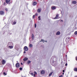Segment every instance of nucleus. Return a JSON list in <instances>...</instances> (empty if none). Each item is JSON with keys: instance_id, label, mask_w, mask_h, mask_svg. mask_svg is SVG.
<instances>
[{"instance_id": "1", "label": "nucleus", "mask_w": 77, "mask_h": 77, "mask_svg": "<svg viewBox=\"0 0 77 77\" xmlns=\"http://www.w3.org/2000/svg\"><path fill=\"white\" fill-rule=\"evenodd\" d=\"M23 50H24V51H28L29 50V49L27 47L25 46L24 47Z\"/></svg>"}, {"instance_id": "2", "label": "nucleus", "mask_w": 77, "mask_h": 77, "mask_svg": "<svg viewBox=\"0 0 77 77\" xmlns=\"http://www.w3.org/2000/svg\"><path fill=\"white\" fill-rule=\"evenodd\" d=\"M6 63V60H3L2 61V65H5Z\"/></svg>"}, {"instance_id": "3", "label": "nucleus", "mask_w": 77, "mask_h": 77, "mask_svg": "<svg viewBox=\"0 0 77 77\" xmlns=\"http://www.w3.org/2000/svg\"><path fill=\"white\" fill-rule=\"evenodd\" d=\"M5 14V12L3 11H0V15H3Z\"/></svg>"}, {"instance_id": "4", "label": "nucleus", "mask_w": 77, "mask_h": 77, "mask_svg": "<svg viewBox=\"0 0 77 77\" xmlns=\"http://www.w3.org/2000/svg\"><path fill=\"white\" fill-rule=\"evenodd\" d=\"M15 66L16 68H19L20 67V64L18 63H17Z\"/></svg>"}, {"instance_id": "5", "label": "nucleus", "mask_w": 77, "mask_h": 77, "mask_svg": "<svg viewBox=\"0 0 77 77\" xmlns=\"http://www.w3.org/2000/svg\"><path fill=\"white\" fill-rule=\"evenodd\" d=\"M60 32L59 31H58L56 33V35H60Z\"/></svg>"}, {"instance_id": "6", "label": "nucleus", "mask_w": 77, "mask_h": 77, "mask_svg": "<svg viewBox=\"0 0 77 77\" xmlns=\"http://www.w3.org/2000/svg\"><path fill=\"white\" fill-rule=\"evenodd\" d=\"M45 71H44V70H42L41 71V74H45Z\"/></svg>"}, {"instance_id": "7", "label": "nucleus", "mask_w": 77, "mask_h": 77, "mask_svg": "<svg viewBox=\"0 0 77 77\" xmlns=\"http://www.w3.org/2000/svg\"><path fill=\"white\" fill-rule=\"evenodd\" d=\"M37 4V3H36V2H34L32 4V5L33 6H35V5H36Z\"/></svg>"}, {"instance_id": "8", "label": "nucleus", "mask_w": 77, "mask_h": 77, "mask_svg": "<svg viewBox=\"0 0 77 77\" xmlns=\"http://www.w3.org/2000/svg\"><path fill=\"white\" fill-rule=\"evenodd\" d=\"M53 73V72H50L49 75V77H50L51 75H52V74Z\"/></svg>"}, {"instance_id": "9", "label": "nucleus", "mask_w": 77, "mask_h": 77, "mask_svg": "<svg viewBox=\"0 0 77 77\" xmlns=\"http://www.w3.org/2000/svg\"><path fill=\"white\" fill-rule=\"evenodd\" d=\"M55 9H56V7L53 6L51 7V9H52V10H54Z\"/></svg>"}, {"instance_id": "10", "label": "nucleus", "mask_w": 77, "mask_h": 77, "mask_svg": "<svg viewBox=\"0 0 77 77\" xmlns=\"http://www.w3.org/2000/svg\"><path fill=\"white\" fill-rule=\"evenodd\" d=\"M74 71H75L76 72H77V68L75 67L73 69Z\"/></svg>"}, {"instance_id": "11", "label": "nucleus", "mask_w": 77, "mask_h": 77, "mask_svg": "<svg viewBox=\"0 0 77 77\" xmlns=\"http://www.w3.org/2000/svg\"><path fill=\"white\" fill-rule=\"evenodd\" d=\"M72 3L73 4H76L77 2L76 1H73L72 2Z\"/></svg>"}, {"instance_id": "12", "label": "nucleus", "mask_w": 77, "mask_h": 77, "mask_svg": "<svg viewBox=\"0 0 77 77\" xmlns=\"http://www.w3.org/2000/svg\"><path fill=\"white\" fill-rule=\"evenodd\" d=\"M28 60V58L27 57H25L23 59L24 61H26Z\"/></svg>"}, {"instance_id": "13", "label": "nucleus", "mask_w": 77, "mask_h": 77, "mask_svg": "<svg viewBox=\"0 0 77 77\" xmlns=\"http://www.w3.org/2000/svg\"><path fill=\"white\" fill-rule=\"evenodd\" d=\"M10 2V0H6L5 2L6 3H9V2Z\"/></svg>"}, {"instance_id": "14", "label": "nucleus", "mask_w": 77, "mask_h": 77, "mask_svg": "<svg viewBox=\"0 0 77 77\" xmlns=\"http://www.w3.org/2000/svg\"><path fill=\"white\" fill-rule=\"evenodd\" d=\"M59 16V15L58 14H57L56 15V16L54 18V19H57V18Z\"/></svg>"}, {"instance_id": "15", "label": "nucleus", "mask_w": 77, "mask_h": 77, "mask_svg": "<svg viewBox=\"0 0 77 77\" xmlns=\"http://www.w3.org/2000/svg\"><path fill=\"white\" fill-rule=\"evenodd\" d=\"M32 40L34 39V35H33V34H32Z\"/></svg>"}, {"instance_id": "16", "label": "nucleus", "mask_w": 77, "mask_h": 77, "mask_svg": "<svg viewBox=\"0 0 77 77\" xmlns=\"http://www.w3.org/2000/svg\"><path fill=\"white\" fill-rule=\"evenodd\" d=\"M9 48H10L11 49H12V48H13V47H14L12 46H9Z\"/></svg>"}, {"instance_id": "17", "label": "nucleus", "mask_w": 77, "mask_h": 77, "mask_svg": "<svg viewBox=\"0 0 77 77\" xmlns=\"http://www.w3.org/2000/svg\"><path fill=\"white\" fill-rule=\"evenodd\" d=\"M40 42H45V40H43V39H41V41H40Z\"/></svg>"}, {"instance_id": "18", "label": "nucleus", "mask_w": 77, "mask_h": 77, "mask_svg": "<svg viewBox=\"0 0 77 77\" xmlns=\"http://www.w3.org/2000/svg\"><path fill=\"white\" fill-rule=\"evenodd\" d=\"M30 62H31V61L30 60H29L27 61V64H29V63H30Z\"/></svg>"}, {"instance_id": "19", "label": "nucleus", "mask_w": 77, "mask_h": 77, "mask_svg": "<svg viewBox=\"0 0 77 77\" xmlns=\"http://www.w3.org/2000/svg\"><path fill=\"white\" fill-rule=\"evenodd\" d=\"M29 47L30 48H31V47H33V45H32L30 44L29 45Z\"/></svg>"}, {"instance_id": "20", "label": "nucleus", "mask_w": 77, "mask_h": 77, "mask_svg": "<svg viewBox=\"0 0 77 77\" xmlns=\"http://www.w3.org/2000/svg\"><path fill=\"white\" fill-rule=\"evenodd\" d=\"M19 69L20 71H22V70H23V68H22V67H20L19 68Z\"/></svg>"}, {"instance_id": "21", "label": "nucleus", "mask_w": 77, "mask_h": 77, "mask_svg": "<svg viewBox=\"0 0 77 77\" xmlns=\"http://www.w3.org/2000/svg\"><path fill=\"white\" fill-rule=\"evenodd\" d=\"M38 12H41V9H38Z\"/></svg>"}, {"instance_id": "22", "label": "nucleus", "mask_w": 77, "mask_h": 77, "mask_svg": "<svg viewBox=\"0 0 77 77\" xmlns=\"http://www.w3.org/2000/svg\"><path fill=\"white\" fill-rule=\"evenodd\" d=\"M75 35H77V31H75Z\"/></svg>"}, {"instance_id": "23", "label": "nucleus", "mask_w": 77, "mask_h": 77, "mask_svg": "<svg viewBox=\"0 0 77 77\" xmlns=\"http://www.w3.org/2000/svg\"><path fill=\"white\" fill-rule=\"evenodd\" d=\"M3 74L4 75H7V74L5 72H4Z\"/></svg>"}, {"instance_id": "24", "label": "nucleus", "mask_w": 77, "mask_h": 77, "mask_svg": "<svg viewBox=\"0 0 77 77\" xmlns=\"http://www.w3.org/2000/svg\"><path fill=\"white\" fill-rule=\"evenodd\" d=\"M35 74H37V72H34V75H35Z\"/></svg>"}, {"instance_id": "25", "label": "nucleus", "mask_w": 77, "mask_h": 77, "mask_svg": "<svg viewBox=\"0 0 77 77\" xmlns=\"http://www.w3.org/2000/svg\"><path fill=\"white\" fill-rule=\"evenodd\" d=\"M31 75L32 76H34V74H33V73H31Z\"/></svg>"}, {"instance_id": "26", "label": "nucleus", "mask_w": 77, "mask_h": 77, "mask_svg": "<svg viewBox=\"0 0 77 77\" xmlns=\"http://www.w3.org/2000/svg\"><path fill=\"white\" fill-rule=\"evenodd\" d=\"M17 22H13V24H16Z\"/></svg>"}, {"instance_id": "27", "label": "nucleus", "mask_w": 77, "mask_h": 77, "mask_svg": "<svg viewBox=\"0 0 77 77\" xmlns=\"http://www.w3.org/2000/svg\"><path fill=\"white\" fill-rule=\"evenodd\" d=\"M68 39H69V37H67V38H66V40H68Z\"/></svg>"}, {"instance_id": "28", "label": "nucleus", "mask_w": 77, "mask_h": 77, "mask_svg": "<svg viewBox=\"0 0 77 77\" xmlns=\"http://www.w3.org/2000/svg\"><path fill=\"white\" fill-rule=\"evenodd\" d=\"M32 18H35V15H34L32 16Z\"/></svg>"}, {"instance_id": "29", "label": "nucleus", "mask_w": 77, "mask_h": 77, "mask_svg": "<svg viewBox=\"0 0 77 77\" xmlns=\"http://www.w3.org/2000/svg\"><path fill=\"white\" fill-rule=\"evenodd\" d=\"M36 24L35 23V28H36Z\"/></svg>"}, {"instance_id": "30", "label": "nucleus", "mask_w": 77, "mask_h": 77, "mask_svg": "<svg viewBox=\"0 0 77 77\" xmlns=\"http://www.w3.org/2000/svg\"><path fill=\"white\" fill-rule=\"evenodd\" d=\"M6 5V2H4L3 5Z\"/></svg>"}, {"instance_id": "31", "label": "nucleus", "mask_w": 77, "mask_h": 77, "mask_svg": "<svg viewBox=\"0 0 77 77\" xmlns=\"http://www.w3.org/2000/svg\"><path fill=\"white\" fill-rule=\"evenodd\" d=\"M5 11L7 12L8 11V9L7 8H6L5 9Z\"/></svg>"}, {"instance_id": "32", "label": "nucleus", "mask_w": 77, "mask_h": 77, "mask_svg": "<svg viewBox=\"0 0 77 77\" xmlns=\"http://www.w3.org/2000/svg\"><path fill=\"white\" fill-rule=\"evenodd\" d=\"M40 16H39L38 17V18H39V20H41V19L40 18H40Z\"/></svg>"}, {"instance_id": "33", "label": "nucleus", "mask_w": 77, "mask_h": 77, "mask_svg": "<svg viewBox=\"0 0 77 77\" xmlns=\"http://www.w3.org/2000/svg\"><path fill=\"white\" fill-rule=\"evenodd\" d=\"M63 75H60L59 76V77H63Z\"/></svg>"}, {"instance_id": "34", "label": "nucleus", "mask_w": 77, "mask_h": 77, "mask_svg": "<svg viewBox=\"0 0 77 77\" xmlns=\"http://www.w3.org/2000/svg\"><path fill=\"white\" fill-rule=\"evenodd\" d=\"M65 66H67V65H68V64H67V63H66L65 65Z\"/></svg>"}, {"instance_id": "35", "label": "nucleus", "mask_w": 77, "mask_h": 77, "mask_svg": "<svg viewBox=\"0 0 77 77\" xmlns=\"http://www.w3.org/2000/svg\"><path fill=\"white\" fill-rule=\"evenodd\" d=\"M63 72H65V70H63Z\"/></svg>"}, {"instance_id": "36", "label": "nucleus", "mask_w": 77, "mask_h": 77, "mask_svg": "<svg viewBox=\"0 0 77 77\" xmlns=\"http://www.w3.org/2000/svg\"><path fill=\"white\" fill-rule=\"evenodd\" d=\"M37 15H38V14H35V16H37Z\"/></svg>"}, {"instance_id": "37", "label": "nucleus", "mask_w": 77, "mask_h": 77, "mask_svg": "<svg viewBox=\"0 0 77 77\" xmlns=\"http://www.w3.org/2000/svg\"><path fill=\"white\" fill-rule=\"evenodd\" d=\"M26 51H25L23 52V53H26Z\"/></svg>"}, {"instance_id": "38", "label": "nucleus", "mask_w": 77, "mask_h": 77, "mask_svg": "<svg viewBox=\"0 0 77 77\" xmlns=\"http://www.w3.org/2000/svg\"><path fill=\"white\" fill-rule=\"evenodd\" d=\"M60 21H62L63 22V20H61Z\"/></svg>"}, {"instance_id": "39", "label": "nucleus", "mask_w": 77, "mask_h": 77, "mask_svg": "<svg viewBox=\"0 0 77 77\" xmlns=\"http://www.w3.org/2000/svg\"><path fill=\"white\" fill-rule=\"evenodd\" d=\"M33 77H36L35 76V75H34Z\"/></svg>"}, {"instance_id": "40", "label": "nucleus", "mask_w": 77, "mask_h": 77, "mask_svg": "<svg viewBox=\"0 0 77 77\" xmlns=\"http://www.w3.org/2000/svg\"><path fill=\"white\" fill-rule=\"evenodd\" d=\"M21 65H23V63H21Z\"/></svg>"}, {"instance_id": "41", "label": "nucleus", "mask_w": 77, "mask_h": 77, "mask_svg": "<svg viewBox=\"0 0 77 77\" xmlns=\"http://www.w3.org/2000/svg\"><path fill=\"white\" fill-rule=\"evenodd\" d=\"M75 77H77V76H75Z\"/></svg>"}, {"instance_id": "42", "label": "nucleus", "mask_w": 77, "mask_h": 77, "mask_svg": "<svg viewBox=\"0 0 77 77\" xmlns=\"http://www.w3.org/2000/svg\"><path fill=\"white\" fill-rule=\"evenodd\" d=\"M63 74H64V73H63Z\"/></svg>"}, {"instance_id": "43", "label": "nucleus", "mask_w": 77, "mask_h": 77, "mask_svg": "<svg viewBox=\"0 0 77 77\" xmlns=\"http://www.w3.org/2000/svg\"><path fill=\"white\" fill-rule=\"evenodd\" d=\"M76 60H77V57L76 58Z\"/></svg>"}, {"instance_id": "44", "label": "nucleus", "mask_w": 77, "mask_h": 77, "mask_svg": "<svg viewBox=\"0 0 77 77\" xmlns=\"http://www.w3.org/2000/svg\"><path fill=\"white\" fill-rule=\"evenodd\" d=\"M45 42H47V41H45Z\"/></svg>"}]
</instances>
